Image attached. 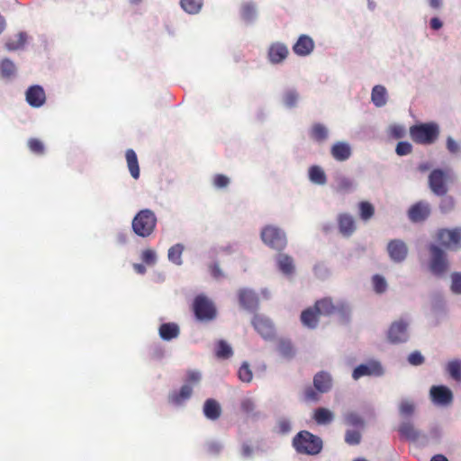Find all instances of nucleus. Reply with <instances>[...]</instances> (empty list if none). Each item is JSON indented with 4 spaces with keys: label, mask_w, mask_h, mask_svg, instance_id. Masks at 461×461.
Wrapping results in <instances>:
<instances>
[{
    "label": "nucleus",
    "mask_w": 461,
    "mask_h": 461,
    "mask_svg": "<svg viewBox=\"0 0 461 461\" xmlns=\"http://www.w3.org/2000/svg\"><path fill=\"white\" fill-rule=\"evenodd\" d=\"M456 176L451 169H434L428 178V184L430 191L438 195H446L448 192V184L454 183Z\"/></svg>",
    "instance_id": "f257e3e1"
},
{
    "label": "nucleus",
    "mask_w": 461,
    "mask_h": 461,
    "mask_svg": "<svg viewBox=\"0 0 461 461\" xmlns=\"http://www.w3.org/2000/svg\"><path fill=\"white\" fill-rule=\"evenodd\" d=\"M157 225V217L149 209L140 210L133 218L131 222L132 230L136 235L142 238L150 236Z\"/></svg>",
    "instance_id": "f03ea898"
},
{
    "label": "nucleus",
    "mask_w": 461,
    "mask_h": 461,
    "mask_svg": "<svg viewBox=\"0 0 461 461\" xmlns=\"http://www.w3.org/2000/svg\"><path fill=\"white\" fill-rule=\"evenodd\" d=\"M439 129L434 122L420 123L410 128V135L419 144H432L438 137Z\"/></svg>",
    "instance_id": "7ed1b4c3"
},
{
    "label": "nucleus",
    "mask_w": 461,
    "mask_h": 461,
    "mask_svg": "<svg viewBox=\"0 0 461 461\" xmlns=\"http://www.w3.org/2000/svg\"><path fill=\"white\" fill-rule=\"evenodd\" d=\"M192 309L195 318L200 321H212L217 316V309L213 302L204 294L195 296Z\"/></svg>",
    "instance_id": "20e7f679"
},
{
    "label": "nucleus",
    "mask_w": 461,
    "mask_h": 461,
    "mask_svg": "<svg viewBox=\"0 0 461 461\" xmlns=\"http://www.w3.org/2000/svg\"><path fill=\"white\" fill-rule=\"evenodd\" d=\"M262 241L268 247L276 249L282 250L287 244L286 236L285 232L278 227L267 225L264 227L260 233Z\"/></svg>",
    "instance_id": "39448f33"
},
{
    "label": "nucleus",
    "mask_w": 461,
    "mask_h": 461,
    "mask_svg": "<svg viewBox=\"0 0 461 461\" xmlns=\"http://www.w3.org/2000/svg\"><path fill=\"white\" fill-rule=\"evenodd\" d=\"M429 249L430 253L429 270L435 276H443L449 268L447 253L441 248L434 244H431Z\"/></svg>",
    "instance_id": "423d86ee"
},
{
    "label": "nucleus",
    "mask_w": 461,
    "mask_h": 461,
    "mask_svg": "<svg viewBox=\"0 0 461 461\" xmlns=\"http://www.w3.org/2000/svg\"><path fill=\"white\" fill-rule=\"evenodd\" d=\"M293 447L300 454H317V438L307 430H302L293 439Z\"/></svg>",
    "instance_id": "0eeeda50"
},
{
    "label": "nucleus",
    "mask_w": 461,
    "mask_h": 461,
    "mask_svg": "<svg viewBox=\"0 0 461 461\" xmlns=\"http://www.w3.org/2000/svg\"><path fill=\"white\" fill-rule=\"evenodd\" d=\"M438 239L446 249L458 250L461 249V227L441 229L438 231Z\"/></svg>",
    "instance_id": "6e6552de"
},
{
    "label": "nucleus",
    "mask_w": 461,
    "mask_h": 461,
    "mask_svg": "<svg viewBox=\"0 0 461 461\" xmlns=\"http://www.w3.org/2000/svg\"><path fill=\"white\" fill-rule=\"evenodd\" d=\"M429 396L433 403L439 406H449L453 402V393L445 385H433L429 390Z\"/></svg>",
    "instance_id": "1a4fd4ad"
},
{
    "label": "nucleus",
    "mask_w": 461,
    "mask_h": 461,
    "mask_svg": "<svg viewBox=\"0 0 461 461\" xmlns=\"http://www.w3.org/2000/svg\"><path fill=\"white\" fill-rule=\"evenodd\" d=\"M408 247L402 240H393L387 244L390 258L395 263L402 262L408 255Z\"/></svg>",
    "instance_id": "9d476101"
},
{
    "label": "nucleus",
    "mask_w": 461,
    "mask_h": 461,
    "mask_svg": "<svg viewBox=\"0 0 461 461\" xmlns=\"http://www.w3.org/2000/svg\"><path fill=\"white\" fill-rule=\"evenodd\" d=\"M335 312H338L342 320H346L349 310L345 304L334 305L330 298L319 301V315H330Z\"/></svg>",
    "instance_id": "9b49d317"
},
{
    "label": "nucleus",
    "mask_w": 461,
    "mask_h": 461,
    "mask_svg": "<svg viewBox=\"0 0 461 461\" xmlns=\"http://www.w3.org/2000/svg\"><path fill=\"white\" fill-rule=\"evenodd\" d=\"M407 326L408 323L402 320L394 321L388 330L389 340L394 344L405 342L409 337Z\"/></svg>",
    "instance_id": "f8f14e48"
},
{
    "label": "nucleus",
    "mask_w": 461,
    "mask_h": 461,
    "mask_svg": "<svg viewBox=\"0 0 461 461\" xmlns=\"http://www.w3.org/2000/svg\"><path fill=\"white\" fill-rule=\"evenodd\" d=\"M430 205L429 203L420 201L413 204L408 212L409 219L412 222H420L425 221L430 214Z\"/></svg>",
    "instance_id": "ddd939ff"
},
{
    "label": "nucleus",
    "mask_w": 461,
    "mask_h": 461,
    "mask_svg": "<svg viewBox=\"0 0 461 461\" xmlns=\"http://www.w3.org/2000/svg\"><path fill=\"white\" fill-rule=\"evenodd\" d=\"M254 329L264 338L271 339L275 334V329L269 319L255 315L252 320Z\"/></svg>",
    "instance_id": "4468645a"
},
{
    "label": "nucleus",
    "mask_w": 461,
    "mask_h": 461,
    "mask_svg": "<svg viewBox=\"0 0 461 461\" xmlns=\"http://www.w3.org/2000/svg\"><path fill=\"white\" fill-rule=\"evenodd\" d=\"M26 101L32 107H41L46 101L44 89L38 85L30 86L26 91Z\"/></svg>",
    "instance_id": "2eb2a0df"
},
{
    "label": "nucleus",
    "mask_w": 461,
    "mask_h": 461,
    "mask_svg": "<svg viewBox=\"0 0 461 461\" xmlns=\"http://www.w3.org/2000/svg\"><path fill=\"white\" fill-rule=\"evenodd\" d=\"M382 374L383 369L380 364L377 362H371L356 367L353 371L352 376L355 380H357L364 375H381Z\"/></svg>",
    "instance_id": "dca6fc26"
},
{
    "label": "nucleus",
    "mask_w": 461,
    "mask_h": 461,
    "mask_svg": "<svg viewBox=\"0 0 461 461\" xmlns=\"http://www.w3.org/2000/svg\"><path fill=\"white\" fill-rule=\"evenodd\" d=\"M240 304L249 311H255L258 307V297L256 293L249 289H241L239 291Z\"/></svg>",
    "instance_id": "f3484780"
},
{
    "label": "nucleus",
    "mask_w": 461,
    "mask_h": 461,
    "mask_svg": "<svg viewBox=\"0 0 461 461\" xmlns=\"http://www.w3.org/2000/svg\"><path fill=\"white\" fill-rule=\"evenodd\" d=\"M330 153L336 160L345 161L350 158L352 149L348 142L338 141L331 147Z\"/></svg>",
    "instance_id": "a211bd4d"
},
{
    "label": "nucleus",
    "mask_w": 461,
    "mask_h": 461,
    "mask_svg": "<svg viewBox=\"0 0 461 461\" xmlns=\"http://www.w3.org/2000/svg\"><path fill=\"white\" fill-rule=\"evenodd\" d=\"M289 51L285 45L282 43H274L268 50V58L272 63L282 62L288 55Z\"/></svg>",
    "instance_id": "6ab92c4d"
},
{
    "label": "nucleus",
    "mask_w": 461,
    "mask_h": 461,
    "mask_svg": "<svg viewBox=\"0 0 461 461\" xmlns=\"http://www.w3.org/2000/svg\"><path fill=\"white\" fill-rule=\"evenodd\" d=\"M203 414L204 416L211 420H216L221 415V408L220 403L214 399H207L203 404Z\"/></svg>",
    "instance_id": "aec40b11"
},
{
    "label": "nucleus",
    "mask_w": 461,
    "mask_h": 461,
    "mask_svg": "<svg viewBox=\"0 0 461 461\" xmlns=\"http://www.w3.org/2000/svg\"><path fill=\"white\" fill-rule=\"evenodd\" d=\"M313 48L314 42L312 39L306 35L300 36V38L293 47L294 51L300 56L308 55L311 51L313 50Z\"/></svg>",
    "instance_id": "412c9836"
},
{
    "label": "nucleus",
    "mask_w": 461,
    "mask_h": 461,
    "mask_svg": "<svg viewBox=\"0 0 461 461\" xmlns=\"http://www.w3.org/2000/svg\"><path fill=\"white\" fill-rule=\"evenodd\" d=\"M158 333L163 340H171L179 336V326L175 322H167L159 326Z\"/></svg>",
    "instance_id": "4be33fe9"
},
{
    "label": "nucleus",
    "mask_w": 461,
    "mask_h": 461,
    "mask_svg": "<svg viewBox=\"0 0 461 461\" xmlns=\"http://www.w3.org/2000/svg\"><path fill=\"white\" fill-rule=\"evenodd\" d=\"M193 393L191 384H183L178 392L175 391L169 395V401L175 404H181L188 400Z\"/></svg>",
    "instance_id": "5701e85b"
},
{
    "label": "nucleus",
    "mask_w": 461,
    "mask_h": 461,
    "mask_svg": "<svg viewBox=\"0 0 461 461\" xmlns=\"http://www.w3.org/2000/svg\"><path fill=\"white\" fill-rule=\"evenodd\" d=\"M339 230L344 236H350L356 230L354 218L347 213L339 217Z\"/></svg>",
    "instance_id": "b1692460"
},
{
    "label": "nucleus",
    "mask_w": 461,
    "mask_h": 461,
    "mask_svg": "<svg viewBox=\"0 0 461 461\" xmlns=\"http://www.w3.org/2000/svg\"><path fill=\"white\" fill-rule=\"evenodd\" d=\"M125 158L131 176L134 179H138L140 177V167L136 152L129 149L125 152Z\"/></svg>",
    "instance_id": "393cba45"
},
{
    "label": "nucleus",
    "mask_w": 461,
    "mask_h": 461,
    "mask_svg": "<svg viewBox=\"0 0 461 461\" xmlns=\"http://www.w3.org/2000/svg\"><path fill=\"white\" fill-rule=\"evenodd\" d=\"M301 321L307 328H315L317 323V303L302 312Z\"/></svg>",
    "instance_id": "a878e982"
},
{
    "label": "nucleus",
    "mask_w": 461,
    "mask_h": 461,
    "mask_svg": "<svg viewBox=\"0 0 461 461\" xmlns=\"http://www.w3.org/2000/svg\"><path fill=\"white\" fill-rule=\"evenodd\" d=\"M399 432L402 437L405 438L408 440L411 441H417L420 436V433L419 430H417L413 424L407 421L402 422L399 427Z\"/></svg>",
    "instance_id": "bb28decb"
},
{
    "label": "nucleus",
    "mask_w": 461,
    "mask_h": 461,
    "mask_svg": "<svg viewBox=\"0 0 461 461\" xmlns=\"http://www.w3.org/2000/svg\"><path fill=\"white\" fill-rule=\"evenodd\" d=\"M27 41V34L23 32H19L14 38L6 40L5 46L6 50L13 51L22 49Z\"/></svg>",
    "instance_id": "cd10ccee"
},
{
    "label": "nucleus",
    "mask_w": 461,
    "mask_h": 461,
    "mask_svg": "<svg viewBox=\"0 0 461 461\" xmlns=\"http://www.w3.org/2000/svg\"><path fill=\"white\" fill-rule=\"evenodd\" d=\"M16 67L9 59H4L0 61V77L4 79H10L15 76Z\"/></svg>",
    "instance_id": "c85d7f7f"
},
{
    "label": "nucleus",
    "mask_w": 461,
    "mask_h": 461,
    "mask_svg": "<svg viewBox=\"0 0 461 461\" xmlns=\"http://www.w3.org/2000/svg\"><path fill=\"white\" fill-rule=\"evenodd\" d=\"M277 350L285 358H292L295 354L292 342L286 339H280L278 340Z\"/></svg>",
    "instance_id": "c756f323"
},
{
    "label": "nucleus",
    "mask_w": 461,
    "mask_h": 461,
    "mask_svg": "<svg viewBox=\"0 0 461 461\" xmlns=\"http://www.w3.org/2000/svg\"><path fill=\"white\" fill-rule=\"evenodd\" d=\"M446 370L453 380L461 382V360H450L446 366Z\"/></svg>",
    "instance_id": "7c9ffc66"
},
{
    "label": "nucleus",
    "mask_w": 461,
    "mask_h": 461,
    "mask_svg": "<svg viewBox=\"0 0 461 461\" xmlns=\"http://www.w3.org/2000/svg\"><path fill=\"white\" fill-rule=\"evenodd\" d=\"M278 267L285 275H290L294 270L293 258L285 254H280L277 259Z\"/></svg>",
    "instance_id": "2f4dec72"
},
{
    "label": "nucleus",
    "mask_w": 461,
    "mask_h": 461,
    "mask_svg": "<svg viewBox=\"0 0 461 461\" xmlns=\"http://www.w3.org/2000/svg\"><path fill=\"white\" fill-rule=\"evenodd\" d=\"M233 355L231 347L225 340H219L216 345L215 356L221 359L230 358Z\"/></svg>",
    "instance_id": "473e14b6"
},
{
    "label": "nucleus",
    "mask_w": 461,
    "mask_h": 461,
    "mask_svg": "<svg viewBox=\"0 0 461 461\" xmlns=\"http://www.w3.org/2000/svg\"><path fill=\"white\" fill-rule=\"evenodd\" d=\"M372 101L377 107H381L386 104V90L384 86H375L373 88Z\"/></svg>",
    "instance_id": "72a5a7b5"
},
{
    "label": "nucleus",
    "mask_w": 461,
    "mask_h": 461,
    "mask_svg": "<svg viewBox=\"0 0 461 461\" xmlns=\"http://www.w3.org/2000/svg\"><path fill=\"white\" fill-rule=\"evenodd\" d=\"M183 251H184V246L182 244L177 243V244L172 246L168 249V254H167L169 261H171L172 263H174L177 266L182 265Z\"/></svg>",
    "instance_id": "f704fd0d"
},
{
    "label": "nucleus",
    "mask_w": 461,
    "mask_h": 461,
    "mask_svg": "<svg viewBox=\"0 0 461 461\" xmlns=\"http://www.w3.org/2000/svg\"><path fill=\"white\" fill-rule=\"evenodd\" d=\"M182 8L188 14H197L203 5V0H181Z\"/></svg>",
    "instance_id": "c9c22d12"
},
{
    "label": "nucleus",
    "mask_w": 461,
    "mask_h": 461,
    "mask_svg": "<svg viewBox=\"0 0 461 461\" xmlns=\"http://www.w3.org/2000/svg\"><path fill=\"white\" fill-rule=\"evenodd\" d=\"M332 387L331 376L325 372L319 373V393H326Z\"/></svg>",
    "instance_id": "e433bc0d"
},
{
    "label": "nucleus",
    "mask_w": 461,
    "mask_h": 461,
    "mask_svg": "<svg viewBox=\"0 0 461 461\" xmlns=\"http://www.w3.org/2000/svg\"><path fill=\"white\" fill-rule=\"evenodd\" d=\"M456 201L453 196L443 195L439 203V210L442 213H448L454 210Z\"/></svg>",
    "instance_id": "4c0bfd02"
},
{
    "label": "nucleus",
    "mask_w": 461,
    "mask_h": 461,
    "mask_svg": "<svg viewBox=\"0 0 461 461\" xmlns=\"http://www.w3.org/2000/svg\"><path fill=\"white\" fill-rule=\"evenodd\" d=\"M360 217L364 221L371 219L375 213L374 206L368 202L359 203Z\"/></svg>",
    "instance_id": "58836bf2"
},
{
    "label": "nucleus",
    "mask_w": 461,
    "mask_h": 461,
    "mask_svg": "<svg viewBox=\"0 0 461 461\" xmlns=\"http://www.w3.org/2000/svg\"><path fill=\"white\" fill-rule=\"evenodd\" d=\"M299 95L294 90H287L284 93L283 102L285 106L292 108L296 105Z\"/></svg>",
    "instance_id": "ea45409f"
},
{
    "label": "nucleus",
    "mask_w": 461,
    "mask_h": 461,
    "mask_svg": "<svg viewBox=\"0 0 461 461\" xmlns=\"http://www.w3.org/2000/svg\"><path fill=\"white\" fill-rule=\"evenodd\" d=\"M29 149L37 155H42L45 148L43 142L36 138H31L27 142Z\"/></svg>",
    "instance_id": "a19ab883"
},
{
    "label": "nucleus",
    "mask_w": 461,
    "mask_h": 461,
    "mask_svg": "<svg viewBox=\"0 0 461 461\" xmlns=\"http://www.w3.org/2000/svg\"><path fill=\"white\" fill-rule=\"evenodd\" d=\"M335 418L334 413L326 408L319 407V425L330 424Z\"/></svg>",
    "instance_id": "79ce46f5"
},
{
    "label": "nucleus",
    "mask_w": 461,
    "mask_h": 461,
    "mask_svg": "<svg viewBox=\"0 0 461 461\" xmlns=\"http://www.w3.org/2000/svg\"><path fill=\"white\" fill-rule=\"evenodd\" d=\"M239 378L244 383H250L253 378V374L247 363H243L238 372Z\"/></svg>",
    "instance_id": "37998d69"
},
{
    "label": "nucleus",
    "mask_w": 461,
    "mask_h": 461,
    "mask_svg": "<svg viewBox=\"0 0 461 461\" xmlns=\"http://www.w3.org/2000/svg\"><path fill=\"white\" fill-rule=\"evenodd\" d=\"M344 419H345V422L347 425L360 426V427L364 426V420L358 414H357L355 412H348V413L345 414Z\"/></svg>",
    "instance_id": "c03bdc74"
},
{
    "label": "nucleus",
    "mask_w": 461,
    "mask_h": 461,
    "mask_svg": "<svg viewBox=\"0 0 461 461\" xmlns=\"http://www.w3.org/2000/svg\"><path fill=\"white\" fill-rule=\"evenodd\" d=\"M222 449V445L219 441L211 440L205 444V451L210 456H217Z\"/></svg>",
    "instance_id": "a18cd8bd"
},
{
    "label": "nucleus",
    "mask_w": 461,
    "mask_h": 461,
    "mask_svg": "<svg viewBox=\"0 0 461 461\" xmlns=\"http://www.w3.org/2000/svg\"><path fill=\"white\" fill-rule=\"evenodd\" d=\"M452 293L461 294V273L454 272L451 274V286Z\"/></svg>",
    "instance_id": "49530a36"
},
{
    "label": "nucleus",
    "mask_w": 461,
    "mask_h": 461,
    "mask_svg": "<svg viewBox=\"0 0 461 461\" xmlns=\"http://www.w3.org/2000/svg\"><path fill=\"white\" fill-rule=\"evenodd\" d=\"M141 259L145 264L152 266L156 263L157 260L156 252L151 249H147L142 251Z\"/></svg>",
    "instance_id": "de8ad7c7"
},
{
    "label": "nucleus",
    "mask_w": 461,
    "mask_h": 461,
    "mask_svg": "<svg viewBox=\"0 0 461 461\" xmlns=\"http://www.w3.org/2000/svg\"><path fill=\"white\" fill-rule=\"evenodd\" d=\"M373 285L375 292L378 294L384 293L387 287L385 279L378 275L373 277Z\"/></svg>",
    "instance_id": "09e8293b"
},
{
    "label": "nucleus",
    "mask_w": 461,
    "mask_h": 461,
    "mask_svg": "<svg viewBox=\"0 0 461 461\" xmlns=\"http://www.w3.org/2000/svg\"><path fill=\"white\" fill-rule=\"evenodd\" d=\"M414 404L410 401H402L399 406L402 416H411L414 412Z\"/></svg>",
    "instance_id": "8fccbe9b"
},
{
    "label": "nucleus",
    "mask_w": 461,
    "mask_h": 461,
    "mask_svg": "<svg viewBox=\"0 0 461 461\" xmlns=\"http://www.w3.org/2000/svg\"><path fill=\"white\" fill-rule=\"evenodd\" d=\"M201 381V374L198 371L189 370L186 373L185 384H191V386H194L198 384Z\"/></svg>",
    "instance_id": "3c124183"
},
{
    "label": "nucleus",
    "mask_w": 461,
    "mask_h": 461,
    "mask_svg": "<svg viewBox=\"0 0 461 461\" xmlns=\"http://www.w3.org/2000/svg\"><path fill=\"white\" fill-rule=\"evenodd\" d=\"M361 440V434L357 430H348L345 435V441L349 445H357Z\"/></svg>",
    "instance_id": "603ef678"
},
{
    "label": "nucleus",
    "mask_w": 461,
    "mask_h": 461,
    "mask_svg": "<svg viewBox=\"0 0 461 461\" xmlns=\"http://www.w3.org/2000/svg\"><path fill=\"white\" fill-rule=\"evenodd\" d=\"M412 147L411 144L407 141H400L395 149V152L399 156H405L411 152Z\"/></svg>",
    "instance_id": "864d4df0"
},
{
    "label": "nucleus",
    "mask_w": 461,
    "mask_h": 461,
    "mask_svg": "<svg viewBox=\"0 0 461 461\" xmlns=\"http://www.w3.org/2000/svg\"><path fill=\"white\" fill-rule=\"evenodd\" d=\"M229 184H230V179L225 175L217 174L213 177V185L217 188L227 187Z\"/></svg>",
    "instance_id": "5fc2aeb1"
},
{
    "label": "nucleus",
    "mask_w": 461,
    "mask_h": 461,
    "mask_svg": "<svg viewBox=\"0 0 461 461\" xmlns=\"http://www.w3.org/2000/svg\"><path fill=\"white\" fill-rule=\"evenodd\" d=\"M312 384L313 388H308L304 393V398L306 401H312L316 398V392L317 389V375H315L312 378Z\"/></svg>",
    "instance_id": "6e6d98bb"
},
{
    "label": "nucleus",
    "mask_w": 461,
    "mask_h": 461,
    "mask_svg": "<svg viewBox=\"0 0 461 461\" xmlns=\"http://www.w3.org/2000/svg\"><path fill=\"white\" fill-rule=\"evenodd\" d=\"M408 361L412 366H419L424 362V357L419 351H414L409 356Z\"/></svg>",
    "instance_id": "4d7b16f0"
},
{
    "label": "nucleus",
    "mask_w": 461,
    "mask_h": 461,
    "mask_svg": "<svg viewBox=\"0 0 461 461\" xmlns=\"http://www.w3.org/2000/svg\"><path fill=\"white\" fill-rule=\"evenodd\" d=\"M241 410L246 413H250L255 410L254 402L251 399H244L240 404Z\"/></svg>",
    "instance_id": "13d9d810"
},
{
    "label": "nucleus",
    "mask_w": 461,
    "mask_h": 461,
    "mask_svg": "<svg viewBox=\"0 0 461 461\" xmlns=\"http://www.w3.org/2000/svg\"><path fill=\"white\" fill-rule=\"evenodd\" d=\"M278 429L282 434L288 433L291 430V424L289 420L283 419L278 421Z\"/></svg>",
    "instance_id": "bf43d9fd"
},
{
    "label": "nucleus",
    "mask_w": 461,
    "mask_h": 461,
    "mask_svg": "<svg viewBox=\"0 0 461 461\" xmlns=\"http://www.w3.org/2000/svg\"><path fill=\"white\" fill-rule=\"evenodd\" d=\"M210 272L211 275L216 279L223 276V273L217 263L212 264L210 266Z\"/></svg>",
    "instance_id": "052dcab7"
},
{
    "label": "nucleus",
    "mask_w": 461,
    "mask_h": 461,
    "mask_svg": "<svg viewBox=\"0 0 461 461\" xmlns=\"http://www.w3.org/2000/svg\"><path fill=\"white\" fill-rule=\"evenodd\" d=\"M447 148L451 153H456L458 151V145L451 137L447 138Z\"/></svg>",
    "instance_id": "680f3d73"
},
{
    "label": "nucleus",
    "mask_w": 461,
    "mask_h": 461,
    "mask_svg": "<svg viewBox=\"0 0 461 461\" xmlns=\"http://www.w3.org/2000/svg\"><path fill=\"white\" fill-rule=\"evenodd\" d=\"M309 177L313 183L317 182V165H313L310 167Z\"/></svg>",
    "instance_id": "e2e57ef3"
},
{
    "label": "nucleus",
    "mask_w": 461,
    "mask_h": 461,
    "mask_svg": "<svg viewBox=\"0 0 461 461\" xmlns=\"http://www.w3.org/2000/svg\"><path fill=\"white\" fill-rule=\"evenodd\" d=\"M442 25H443L442 22L437 17L432 18L430 20V26L433 30H438L442 27Z\"/></svg>",
    "instance_id": "0e129e2a"
},
{
    "label": "nucleus",
    "mask_w": 461,
    "mask_h": 461,
    "mask_svg": "<svg viewBox=\"0 0 461 461\" xmlns=\"http://www.w3.org/2000/svg\"><path fill=\"white\" fill-rule=\"evenodd\" d=\"M252 447L247 444H243L241 447V452L243 456L248 457L252 454Z\"/></svg>",
    "instance_id": "69168bd1"
},
{
    "label": "nucleus",
    "mask_w": 461,
    "mask_h": 461,
    "mask_svg": "<svg viewBox=\"0 0 461 461\" xmlns=\"http://www.w3.org/2000/svg\"><path fill=\"white\" fill-rule=\"evenodd\" d=\"M352 184L349 180L343 178L339 183V188L340 189H349Z\"/></svg>",
    "instance_id": "338daca9"
},
{
    "label": "nucleus",
    "mask_w": 461,
    "mask_h": 461,
    "mask_svg": "<svg viewBox=\"0 0 461 461\" xmlns=\"http://www.w3.org/2000/svg\"><path fill=\"white\" fill-rule=\"evenodd\" d=\"M133 268L140 275H144L146 273V267L142 264H133Z\"/></svg>",
    "instance_id": "774afa93"
}]
</instances>
